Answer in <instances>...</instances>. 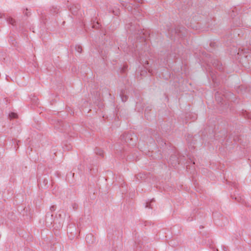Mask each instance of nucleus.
<instances>
[{
	"label": "nucleus",
	"mask_w": 251,
	"mask_h": 251,
	"mask_svg": "<svg viewBox=\"0 0 251 251\" xmlns=\"http://www.w3.org/2000/svg\"><path fill=\"white\" fill-rule=\"evenodd\" d=\"M113 13L115 15H118L120 13L119 11L118 10H113Z\"/></svg>",
	"instance_id": "f8f14e48"
},
{
	"label": "nucleus",
	"mask_w": 251,
	"mask_h": 251,
	"mask_svg": "<svg viewBox=\"0 0 251 251\" xmlns=\"http://www.w3.org/2000/svg\"><path fill=\"white\" fill-rule=\"evenodd\" d=\"M55 209H56V207L54 205H52V206H50V210L51 211H55Z\"/></svg>",
	"instance_id": "9b49d317"
},
{
	"label": "nucleus",
	"mask_w": 251,
	"mask_h": 251,
	"mask_svg": "<svg viewBox=\"0 0 251 251\" xmlns=\"http://www.w3.org/2000/svg\"><path fill=\"white\" fill-rule=\"evenodd\" d=\"M177 158L176 156H172L170 158L169 161L174 166H175L177 162Z\"/></svg>",
	"instance_id": "39448f33"
},
{
	"label": "nucleus",
	"mask_w": 251,
	"mask_h": 251,
	"mask_svg": "<svg viewBox=\"0 0 251 251\" xmlns=\"http://www.w3.org/2000/svg\"><path fill=\"white\" fill-rule=\"evenodd\" d=\"M70 10H71V11H72V13L73 14L75 15V14H77L76 12L74 10V8L73 7L71 8Z\"/></svg>",
	"instance_id": "2eb2a0df"
},
{
	"label": "nucleus",
	"mask_w": 251,
	"mask_h": 251,
	"mask_svg": "<svg viewBox=\"0 0 251 251\" xmlns=\"http://www.w3.org/2000/svg\"><path fill=\"white\" fill-rule=\"evenodd\" d=\"M9 117L11 119H14V118H17V114H16L15 113H11L9 114Z\"/></svg>",
	"instance_id": "1a4fd4ad"
},
{
	"label": "nucleus",
	"mask_w": 251,
	"mask_h": 251,
	"mask_svg": "<svg viewBox=\"0 0 251 251\" xmlns=\"http://www.w3.org/2000/svg\"><path fill=\"white\" fill-rule=\"evenodd\" d=\"M121 137L122 140H124L127 143L132 140V138H130V136L126 134L123 135Z\"/></svg>",
	"instance_id": "20e7f679"
},
{
	"label": "nucleus",
	"mask_w": 251,
	"mask_h": 251,
	"mask_svg": "<svg viewBox=\"0 0 251 251\" xmlns=\"http://www.w3.org/2000/svg\"><path fill=\"white\" fill-rule=\"evenodd\" d=\"M75 50L79 53H81L82 50L81 47L79 45L75 46Z\"/></svg>",
	"instance_id": "0eeeda50"
},
{
	"label": "nucleus",
	"mask_w": 251,
	"mask_h": 251,
	"mask_svg": "<svg viewBox=\"0 0 251 251\" xmlns=\"http://www.w3.org/2000/svg\"><path fill=\"white\" fill-rule=\"evenodd\" d=\"M154 201V199H152V200H151V202Z\"/></svg>",
	"instance_id": "6ab92c4d"
},
{
	"label": "nucleus",
	"mask_w": 251,
	"mask_h": 251,
	"mask_svg": "<svg viewBox=\"0 0 251 251\" xmlns=\"http://www.w3.org/2000/svg\"><path fill=\"white\" fill-rule=\"evenodd\" d=\"M140 177V178H142V176H141V174H138L137 175V178H138V177Z\"/></svg>",
	"instance_id": "dca6fc26"
},
{
	"label": "nucleus",
	"mask_w": 251,
	"mask_h": 251,
	"mask_svg": "<svg viewBox=\"0 0 251 251\" xmlns=\"http://www.w3.org/2000/svg\"><path fill=\"white\" fill-rule=\"evenodd\" d=\"M146 207L149 208H152V207L150 206V202H147L146 203Z\"/></svg>",
	"instance_id": "ddd939ff"
},
{
	"label": "nucleus",
	"mask_w": 251,
	"mask_h": 251,
	"mask_svg": "<svg viewBox=\"0 0 251 251\" xmlns=\"http://www.w3.org/2000/svg\"><path fill=\"white\" fill-rule=\"evenodd\" d=\"M7 22L11 25H14L15 23V21L13 18L9 17L7 19Z\"/></svg>",
	"instance_id": "423d86ee"
},
{
	"label": "nucleus",
	"mask_w": 251,
	"mask_h": 251,
	"mask_svg": "<svg viewBox=\"0 0 251 251\" xmlns=\"http://www.w3.org/2000/svg\"><path fill=\"white\" fill-rule=\"evenodd\" d=\"M2 18V15L0 14V19Z\"/></svg>",
	"instance_id": "f3484780"
},
{
	"label": "nucleus",
	"mask_w": 251,
	"mask_h": 251,
	"mask_svg": "<svg viewBox=\"0 0 251 251\" xmlns=\"http://www.w3.org/2000/svg\"><path fill=\"white\" fill-rule=\"evenodd\" d=\"M96 153L97 154H99L100 155H101V156L103 155V154L102 151H101L100 150H97V149L96 150Z\"/></svg>",
	"instance_id": "9d476101"
},
{
	"label": "nucleus",
	"mask_w": 251,
	"mask_h": 251,
	"mask_svg": "<svg viewBox=\"0 0 251 251\" xmlns=\"http://www.w3.org/2000/svg\"><path fill=\"white\" fill-rule=\"evenodd\" d=\"M142 0H122L121 2L123 6H124L128 11L132 10L131 5H133V2L135 3H142Z\"/></svg>",
	"instance_id": "f257e3e1"
},
{
	"label": "nucleus",
	"mask_w": 251,
	"mask_h": 251,
	"mask_svg": "<svg viewBox=\"0 0 251 251\" xmlns=\"http://www.w3.org/2000/svg\"><path fill=\"white\" fill-rule=\"evenodd\" d=\"M121 99H122V100L123 101V102H125L127 100V97L126 96H124V94H123L122 95L121 94Z\"/></svg>",
	"instance_id": "6e6552de"
},
{
	"label": "nucleus",
	"mask_w": 251,
	"mask_h": 251,
	"mask_svg": "<svg viewBox=\"0 0 251 251\" xmlns=\"http://www.w3.org/2000/svg\"><path fill=\"white\" fill-rule=\"evenodd\" d=\"M216 99H217V100H219V101H220V102H221V100H219V99H218L217 96H216Z\"/></svg>",
	"instance_id": "a211bd4d"
},
{
	"label": "nucleus",
	"mask_w": 251,
	"mask_h": 251,
	"mask_svg": "<svg viewBox=\"0 0 251 251\" xmlns=\"http://www.w3.org/2000/svg\"><path fill=\"white\" fill-rule=\"evenodd\" d=\"M92 237V236L91 235H87V236H86V240H87V242H89V241H88V240H89V239L90 238H91V237Z\"/></svg>",
	"instance_id": "4468645a"
},
{
	"label": "nucleus",
	"mask_w": 251,
	"mask_h": 251,
	"mask_svg": "<svg viewBox=\"0 0 251 251\" xmlns=\"http://www.w3.org/2000/svg\"><path fill=\"white\" fill-rule=\"evenodd\" d=\"M172 36L175 34V36H177L178 37H182L183 36V29L182 30L180 29V28H177L175 29L174 31H172Z\"/></svg>",
	"instance_id": "7ed1b4c3"
},
{
	"label": "nucleus",
	"mask_w": 251,
	"mask_h": 251,
	"mask_svg": "<svg viewBox=\"0 0 251 251\" xmlns=\"http://www.w3.org/2000/svg\"><path fill=\"white\" fill-rule=\"evenodd\" d=\"M68 232H69V237L71 240L73 239L76 235V228L74 224H70L68 227Z\"/></svg>",
	"instance_id": "f03ea898"
},
{
	"label": "nucleus",
	"mask_w": 251,
	"mask_h": 251,
	"mask_svg": "<svg viewBox=\"0 0 251 251\" xmlns=\"http://www.w3.org/2000/svg\"><path fill=\"white\" fill-rule=\"evenodd\" d=\"M70 148H71L70 147H69L67 149L69 150Z\"/></svg>",
	"instance_id": "aec40b11"
}]
</instances>
